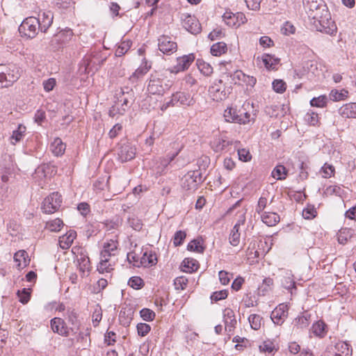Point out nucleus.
<instances>
[{
  "instance_id": "1",
  "label": "nucleus",
  "mask_w": 356,
  "mask_h": 356,
  "mask_svg": "<svg viewBox=\"0 0 356 356\" xmlns=\"http://www.w3.org/2000/svg\"><path fill=\"white\" fill-rule=\"evenodd\" d=\"M172 86V81L160 72L152 73L149 76L147 91L150 95L163 96Z\"/></svg>"
},
{
  "instance_id": "2",
  "label": "nucleus",
  "mask_w": 356,
  "mask_h": 356,
  "mask_svg": "<svg viewBox=\"0 0 356 356\" xmlns=\"http://www.w3.org/2000/svg\"><path fill=\"white\" fill-rule=\"evenodd\" d=\"M313 26L317 31L328 35H333L337 31V26L332 20L328 10H323L321 15L318 13L313 16Z\"/></svg>"
},
{
  "instance_id": "3",
  "label": "nucleus",
  "mask_w": 356,
  "mask_h": 356,
  "mask_svg": "<svg viewBox=\"0 0 356 356\" xmlns=\"http://www.w3.org/2000/svg\"><path fill=\"white\" fill-rule=\"evenodd\" d=\"M73 36L74 33L71 29L66 28L60 30L51 38L49 42V47L54 51L59 50L68 44Z\"/></svg>"
},
{
  "instance_id": "4",
  "label": "nucleus",
  "mask_w": 356,
  "mask_h": 356,
  "mask_svg": "<svg viewBox=\"0 0 356 356\" xmlns=\"http://www.w3.org/2000/svg\"><path fill=\"white\" fill-rule=\"evenodd\" d=\"M20 76L18 67L9 65L0 72V88H7L17 81Z\"/></svg>"
},
{
  "instance_id": "5",
  "label": "nucleus",
  "mask_w": 356,
  "mask_h": 356,
  "mask_svg": "<svg viewBox=\"0 0 356 356\" xmlns=\"http://www.w3.org/2000/svg\"><path fill=\"white\" fill-rule=\"evenodd\" d=\"M38 24L36 17H27L19 26V32L23 37L31 39L34 38L38 33V31H40V26Z\"/></svg>"
},
{
  "instance_id": "6",
  "label": "nucleus",
  "mask_w": 356,
  "mask_h": 356,
  "mask_svg": "<svg viewBox=\"0 0 356 356\" xmlns=\"http://www.w3.org/2000/svg\"><path fill=\"white\" fill-rule=\"evenodd\" d=\"M201 181L202 176L199 171H189L181 179V187L188 193H191L197 188V185Z\"/></svg>"
},
{
  "instance_id": "7",
  "label": "nucleus",
  "mask_w": 356,
  "mask_h": 356,
  "mask_svg": "<svg viewBox=\"0 0 356 356\" xmlns=\"http://www.w3.org/2000/svg\"><path fill=\"white\" fill-rule=\"evenodd\" d=\"M62 203V197L58 192H54L44 198L42 209L45 213H54L58 210Z\"/></svg>"
},
{
  "instance_id": "8",
  "label": "nucleus",
  "mask_w": 356,
  "mask_h": 356,
  "mask_svg": "<svg viewBox=\"0 0 356 356\" xmlns=\"http://www.w3.org/2000/svg\"><path fill=\"white\" fill-rule=\"evenodd\" d=\"M159 49L163 54H172L177 49V42L168 35H161L158 39Z\"/></svg>"
},
{
  "instance_id": "9",
  "label": "nucleus",
  "mask_w": 356,
  "mask_h": 356,
  "mask_svg": "<svg viewBox=\"0 0 356 356\" xmlns=\"http://www.w3.org/2000/svg\"><path fill=\"white\" fill-rule=\"evenodd\" d=\"M209 94L213 101H221L227 97L225 86L221 79H216L209 88Z\"/></svg>"
},
{
  "instance_id": "10",
  "label": "nucleus",
  "mask_w": 356,
  "mask_h": 356,
  "mask_svg": "<svg viewBox=\"0 0 356 356\" xmlns=\"http://www.w3.org/2000/svg\"><path fill=\"white\" fill-rule=\"evenodd\" d=\"M282 286L286 289L291 296L296 294V284L293 275L290 270H282L280 275Z\"/></svg>"
},
{
  "instance_id": "11",
  "label": "nucleus",
  "mask_w": 356,
  "mask_h": 356,
  "mask_svg": "<svg viewBox=\"0 0 356 356\" xmlns=\"http://www.w3.org/2000/svg\"><path fill=\"white\" fill-rule=\"evenodd\" d=\"M117 101L115 103H119L124 105V107H130L131 102L134 99V92L129 87L121 88L115 92Z\"/></svg>"
},
{
  "instance_id": "12",
  "label": "nucleus",
  "mask_w": 356,
  "mask_h": 356,
  "mask_svg": "<svg viewBox=\"0 0 356 356\" xmlns=\"http://www.w3.org/2000/svg\"><path fill=\"white\" fill-rule=\"evenodd\" d=\"M289 307L286 305L280 304L271 313L273 322L278 325H282L288 316Z\"/></svg>"
},
{
  "instance_id": "13",
  "label": "nucleus",
  "mask_w": 356,
  "mask_h": 356,
  "mask_svg": "<svg viewBox=\"0 0 356 356\" xmlns=\"http://www.w3.org/2000/svg\"><path fill=\"white\" fill-rule=\"evenodd\" d=\"M232 144V140L228 139L226 136L222 135L216 136L211 142V148L216 152H220L226 150L227 147Z\"/></svg>"
},
{
  "instance_id": "14",
  "label": "nucleus",
  "mask_w": 356,
  "mask_h": 356,
  "mask_svg": "<svg viewBox=\"0 0 356 356\" xmlns=\"http://www.w3.org/2000/svg\"><path fill=\"white\" fill-rule=\"evenodd\" d=\"M54 15L49 11H42L38 14L36 19L38 21V25L40 26V31L45 33L47 29L51 26L53 22Z\"/></svg>"
},
{
  "instance_id": "15",
  "label": "nucleus",
  "mask_w": 356,
  "mask_h": 356,
  "mask_svg": "<svg viewBox=\"0 0 356 356\" xmlns=\"http://www.w3.org/2000/svg\"><path fill=\"white\" fill-rule=\"evenodd\" d=\"M195 60L193 54H189L183 56L179 57L177 59V64L174 66L172 72H179L187 70Z\"/></svg>"
},
{
  "instance_id": "16",
  "label": "nucleus",
  "mask_w": 356,
  "mask_h": 356,
  "mask_svg": "<svg viewBox=\"0 0 356 356\" xmlns=\"http://www.w3.org/2000/svg\"><path fill=\"white\" fill-rule=\"evenodd\" d=\"M118 154L121 162H127L135 157L136 149L130 144H123L120 147Z\"/></svg>"
},
{
  "instance_id": "17",
  "label": "nucleus",
  "mask_w": 356,
  "mask_h": 356,
  "mask_svg": "<svg viewBox=\"0 0 356 356\" xmlns=\"http://www.w3.org/2000/svg\"><path fill=\"white\" fill-rule=\"evenodd\" d=\"M183 26L191 33L196 35L201 31V25L195 17L186 15L182 22Z\"/></svg>"
},
{
  "instance_id": "18",
  "label": "nucleus",
  "mask_w": 356,
  "mask_h": 356,
  "mask_svg": "<svg viewBox=\"0 0 356 356\" xmlns=\"http://www.w3.org/2000/svg\"><path fill=\"white\" fill-rule=\"evenodd\" d=\"M223 319L225 330L231 332L236 325V319L234 311L230 308H225L223 311Z\"/></svg>"
},
{
  "instance_id": "19",
  "label": "nucleus",
  "mask_w": 356,
  "mask_h": 356,
  "mask_svg": "<svg viewBox=\"0 0 356 356\" xmlns=\"http://www.w3.org/2000/svg\"><path fill=\"white\" fill-rule=\"evenodd\" d=\"M115 261L112 257L100 254V261L97 265V270L99 273H110L113 270Z\"/></svg>"
},
{
  "instance_id": "20",
  "label": "nucleus",
  "mask_w": 356,
  "mask_h": 356,
  "mask_svg": "<svg viewBox=\"0 0 356 356\" xmlns=\"http://www.w3.org/2000/svg\"><path fill=\"white\" fill-rule=\"evenodd\" d=\"M172 95L176 103V106L179 104L189 106L193 105L195 103L193 98L188 93L179 91L173 93Z\"/></svg>"
},
{
  "instance_id": "21",
  "label": "nucleus",
  "mask_w": 356,
  "mask_h": 356,
  "mask_svg": "<svg viewBox=\"0 0 356 356\" xmlns=\"http://www.w3.org/2000/svg\"><path fill=\"white\" fill-rule=\"evenodd\" d=\"M95 65L96 61L91 56H86L80 64L79 71L81 73L90 74L96 70Z\"/></svg>"
},
{
  "instance_id": "22",
  "label": "nucleus",
  "mask_w": 356,
  "mask_h": 356,
  "mask_svg": "<svg viewBox=\"0 0 356 356\" xmlns=\"http://www.w3.org/2000/svg\"><path fill=\"white\" fill-rule=\"evenodd\" d=\"M118 243L116 240H108L104 243L100 254L110 257H115L118 252Z\"/></svg>"
},
{
  "instance_id": "23",
  "label": "nucleus",
  "mask_w": 356,
  "mask_h": 356,
  "mask_svg": "<svg viewBox=\"0 0 356 356\" xmlns=\"http://www.w3.org/2000/svg\"><path fill=\"white\" fill-rule=\"evenodd\" d=\"M339 113L345 118H356V102L343 105L339 109Z\"/></svg>"
},
{
  "instance_id": "24",
  "label": "nucleus",
  "mask_w": 356,
  "mask_h": 356,
  "mask_svg": "<svg viewBox=\"0 0 356 356\" xmlns=\"http://www.w3.org/2000/svg\"><path fill=\"white\" fill-rule=\"evenodd\" d=\"M76 237V232L74 230H70L65 234L59 237L60 247L63 250L70 248Z\"/></svg>"
},
{
  "instance_id": "25",
  "label": "nucleus",
  "mask_w": 356,
  "mask_h": 356,
  "mask_svg": "<svg viewBox=\"0 0 356 356\" xmlns=\"http://www.w3.org/2000/svg\"><path fill=\"white\" fill-rule=\"evenodd\" d=\"M261 60L267 70H277V66L280 65V59L270 54H264L261 56Z\"/></svg>"
},
{
  "instance_id": "26",
  "label": "nucleus",
  "mask_w": 356,
  "mask_h": 356,
  "mask_svg": "<svg viewBox=\"0 0 356 356\" xmlns=\"http://www.w3.org/2000/svg\"><path fill=\"white\" fill-rule=\"evenodd\" d=\"M311 322V314L308 312H303L298 315L293 321L294 327L297 329L307 328Z\"/></svg>"
},
{
  "instance_id": "27",
  "label": "nucleus",
  "mask_w": 356,
  "mask_h": 356,
  "mask_svg": "<svg viewBox=\"0 0 356 356\" xmlns=\"http://www.w3.org/2000/svg\"><path fill=\"white\" fill-rule=\"evenodd\" d=\"M51 327L54 332L60 335L67 336V330L65 326V322L60 318H54L51 320Z\"/></svg>"
},
{
  "instance_id": "28",
  "label": "nucleus",
  "mask_w": 356,
  "mask_h": 356,
  "mask_svg": "<svg viewBox=\"0 0 356 356\" xmlns=\"http://www.w3.org/2000/svg\"><path fill=\"white\" fill-rule=\"evenodd\" d=\"M50 166L48 164H42L39 165L33 175V179L38 182L39 185H42L41 181L47 177L50 170Z\"/></svg>"
},
{
  "instance_id": "29",
  "label": "nucleus",
  "mask_w": 356,
  "mask_h": 356,
  "mask_svg": "<svg viewBox=\"0 0 356 356\" xmlns=\"http://www.w3.org/2000/svg\"><path fill=\"white\" fill-rule=\"evenodd\" d=\"M66 145L63 143L60 138H56L50 145V150L56 156H61L64 154Z\"/></svg>"
},
{
  "instance_id": "30",
  "label": "nucleus",
  "mask_w": 356,
  "mask_h": 356,
  "mask_svg": "<svg viewBox=\"0 0 356 356\" xmlns=\"http://www.w3.org/2000/svg\"><path fill=\"white\" fill-rule=\"evenodd\" d=\"M262 222L269 227L275 226L280 221V216L274 212L261 213Z\"/></svg>"
},
{
  "instance_id": "31",
  "label": "nucleus",
  "mask_w": 356,
  "mask_h": 356,
  "mask_svg": "<svg viewBox=\"0 0 356 356\" xmlns=\"http://www.w3.org/2000/svg\"><path fill=\"white\" fill-rule=\"evenodd\" d=\"M26 131V127L22 124H18L17 129L13 130L11 136L10 137V142L12 145L20 142Z\"/></svg>"
},
{
  "instance_id": "32",
  "label": "nucleus",
  "mask_w": 356,
  "mask_h": 356,
  "mask_svg": "<svg viewBox=\"0 0 356 356\" xmlns=\"http://www.w3.org/2000/svg\"><path fill=\"white\" fill-rule=\"evenodd\" d=\"M14 260L19 268H23L29 265L30 260L25 250H19L14 255Z\"/></svg>"
},
{
  "instance_id": "33",
  "label": "nucleus",
  "mask_w": 356,
  "mask_h": 356,
  "mask_svg": "<svg viewBox=\"0 0 356 356\" xmlns=\"http://www.w3.org/2000/svg\"><path fill=\"white\" fill-rule=\"evenodd\" d=\"M156 262L157 257L156 254L152 251L144 252L143 256L140 257V264L144 266H153L155 265Z\"/></svg>"
},
{
  "instance_id": "34",
  "label": "nucleus",
  "mask_w": 356,
  "mask_h": 356,
  "mask_svg": "<svg viewBox=\"0 0 356 356\" xmlns=\"http://www.w3.org/2000/svg\"><path fill=\"white\" fill-rule=\"evenodd\" d=\"M199 264L197 260L192 258H186L181 265V268L184 272L193 273L197 270Z\"/></svg>"
},
{
  "instance_id": "35",
  "label": "nucleus",
  "mask_w": 356,
  "mask_h": 356,
  "mask_svg": "<svg viewBox=\"0 0 356 356\" xmlns=\"http://www.w3.org/2000/svg\"><path fill=\"white\" fill-rule=\"evenodd\" d=\"M239 111L233 107H227L225 111L223 116L225 120L228 122L238 123Z\"/></svg>"
},
{
  "instance_id": "36",
  "label": "nucleus",
  "mask_w": 356,
  "mask_h": 356,
  "mask_svg": "<svg viewBox=\"0 0 356 356\" xmlns=\"http://www.w3.org/2000/svg\"><path fill=\"white\" fill-rule=\"evenodd\" d=\"M312 332L316 337H323L325 334V324L323 321H317L312 325Z\"/></svg>"
},
{
  "instance_id": "37",
  "label": "nucleus",
  "mask_w": 356,
  "mask_h": 356,
  "mask_svg": "<svg viewBox=\"0 0 356 356\" xmlns=\"http://www.w3.org/2000/svg\"><path fill=\"white\" fill-rule=\"evenodd\" d=\"M332 348L341 356H350L352 354L349 345L345 342H339Z\"/></svg>"
},
{
  "instance_id": "38",
  "label": "nucleus",
  "mask_w": 356,
  "mask_h": 356,
  "mask_svg": "<svg viewBox=\"0 0 356 356\" xmlns=\"http://www.w3.org/2000/svg\"><path fill=\"white\" fill-rule=\"evenodd\" d=\"M227 50V44L223 42H218L213 44L211 47V53L213 56H220Z\"/></svg>"
},
{
  "instance_id": "39",
  "label": "nucleus",
  "mask_w": 356,
  "mask_h": 356,
  "mask_svg": "<svg viewBox=\"0 0 356 356\" xmlns=\"http://www.w3.org/2000/svg\"><path fill=\"white\" fill-rule=\"evenodd\" d=\"M271 175L277 180H284L287 176V170L284 165H278L273 169Z\"/></svg>"
},
{
  "instance_id": "40",
  "label": "nucleus",
  "mask_w": 356,
  "mask_h": 356,
  "mask_svg": "<svg viewBox=\"0 0 356 356\" xmlns=\"http://www.w3.org/2000/svg\"><path fill=\"white\" fill-rule=\"evenodd\" d=\"M129 107H124L119 103H115V104L110 108L108 114L109 116L114 118L116 115H124L128 110Z\"/></svg>"
},
{
  "instance_id": "41",
  "label": "nucleus",
  "mask_w": 356,
  "mask_h": 356,
  "mask_svg": "<svg viewBox=\"0 0 356 356\" xmlns=\"http://www.w3.org/2000/svg\"><path fill=\"white\" fill-rule=\"evenodd\" d=\"M63 226V222L60 218L49 220L46 223V228L51 232H59Z\"/></svg>"
},
{
  "instance_id": "42",
  "label": "nucleus",
  "mask_w": 356,
  "mask_h": 356,
  "mask_svg": "<svg viewBox=\"0 0 356 356\" xmlns=\"http://www.w3.org/2000/svg\"><path fill=\"white\" fill-rule=\"evenodd\" d=\"M197 65L200 72L205 76H209L213 73L211 65L203 60H197Z\"/></svg>"
},
{
  "instance_id": "43",
  "label": "nucleus",
  "mask_w": 356,
  "mask_h": 356,
  "mask_svg": "<svg viewBox=\"0 0 356 356\" xmlns=\"http://www.w3.org/2000/svg\"><path fill=\"white\" fill-rule=\"evenodd\" d=\"M127 222L129 226L136 231H140L143 227L142 220L134 214H131L128 217Z\"/></svg>"
},
{
  "instance_id": "44",
  "label": "nucleus",
  "mask_w": 356,
  "mask_h": 356,
  "mask_svg": "<svg viewBox=\"0 0 356 356\" xmlns=\"http://www.w3.org/2000/svg\"><path fill=\"white\" fill-rule=\"evenodd\" d=\"M348 94V90L343 89L340 91L337 90H332L330 93V98L332 101L337 102L345 99Z\"/></svg>"
},
{
  "instance_id": "45",
  "label": "nucleus",
  "mask_w": 356,
  "mask_h": 356,
  "mask_svg": "<svg viewBox=\"0 0 356 356\" xmlns=\"http://www.w3.org/2000/svg\"><path fill=\"white\" fill-rule=\"evenodd\" d=\"M150 67H151V66L147 64V61H144L140 65V66H139L136 70V71L133 73L131 76L133 78L138 79V78L143 76V75H145V74H147V72L149 71Z\"/></svg>"
},
{
  "instance_id": "46",
  "label": "nucleus",
  "mask_w": 356,
  "mask_h": 356,
  "mask_svg": "<svg viewBox=\"0 0 356 356\" xmlns=\"http://www.w3.org/2000/svg\"><path fill=\"white\" fill-rule=\"evenodd\" d=\"M222 19L225 23L230 27H236V13L230 11H226L222 15Z\"/></svg>"
},
{
  "instance_id": "47",
  "label": "nucleus",
  "mask_w": 356,
  "mask_h": 356,
  "mask_svg": "<svg viewBox=\"0 0 356 356\" xmlns=\"http://www.w3.org/2000/svg\"><path fill=\"white\" fill-rule=\"evenodd\" d=\"M251 327L258 330L261 327L262 317L258 314H251L248 318Z\"/></svg>"
},
{
  "instance_id": "48",
  "label": "nucleus",
  "mask_w": 356,
  "mask_h": 356,
  "mask_svg": "<svg viewBox=\"0 0 356 356\" xmlns=\"http://www.w3.org/2000/svg\"><path fill=\"white\" fill-rule=\"evenodd\" d=\"M187 248L188 250L194 251L197 253H202L204 250V248L202 246L201 241L197 239L191 241L188 244Z\"/></svg>"
},
{
  "instance_id": "49",
  "label": "nucleus",
  "mask_w": 356,
  "mask_h": 356,
  "mask_svg": "<svg viewBox=\"0 0 356 356\" xmlns=\"http://www.w3.org/2000/svg\"><path fill=\"white\" fill-rule=\"evenodd\" d=\"M272 86L274 91L280 94L284 92L286 89V84L282 79L274 80Z\"/></svg>"
},
{
  "instance_id": "50",
  "label": "nucleus",
  "mask_w": 356,
  "mask_h": 356,
  "mask_svg": "<svg viewBox=\"0 0 356 356\" xmlns=\"http://www.w3.org/2000/svg\"><path fill=\"white\" fill-rule=\"evenodd\" d=\"M17 294L19 298V301L24 305L26 304L30 300L31 292L29 289L24 288L22 290H19Z\"/></svg>"
},
{
  "instance_id": "51",
  "label": "nucleus",
  "mask_w": 356,
  "mask_h": 356,
  "mask_svg": "<svg viewBox=\"0 0 356 356\" xmlns=\"http://www.w3.org/2000/svg\"><path fill=\"white\" fill-rule=\"evenodd\" d=\"M327 102V97L325 95H321L318 97H314L310 101L312 106H316L318 108H323L326 106Z\"/></svg>"
},
{
  "instance_id": "52",
  "label": "nucleus",
  "mask_w": 356,
  "mask_h": 356,
  "mask_svg": "<svg viewBox=\"0 0 356 356\" xmlns=\"http://www.w3.org/2000/svg\"><path fill=\"white\" fill-rule=\"evenodd\" d=\"M90 259H85L80 261L79 264V269L81 273V276L83 277L87 276L90 270Z\"/></svg>"
},
{
  "instance_id": "53",
  "label": "nucleus",
  "mask_w": 356,
  "mask_h": 356,
  "mask_svg": "<svg viewBox=\"0 0 356 356\" xmlns=\"http://www.w3.org/2000/svg\"><path fill=\"white\" fill-rule=\"evenodd\" d=\"M305 120L310 125L316 126L318 124L319 121V117L318 113L309 111L305 115Z\"/></svg>"
},
{
  "instance_id": "54",
  "label": "nucleus",
  "mask_w": 356,
  "mask_h": 356,
  "mask_svg": "<svg viewBox=\"0 0 356 356\" xmlns=\"http://www.w3.org/2000/svg\"><path fill=\"white\" fill-rule=\"evenodd\" d=\"M140 317L146 321H152L155 318V313L150 309L143 308L140 311Z\"/></svg>"
},
{
  "instance_id": "55",
  "label": "nucleus",
  "mask_w": 356,
  "mask_h": 356,
  "mask_svg": "<svg viewBox=\"0 0 356 356\" xmlns=\"http://www.w3.org/2000/svg\"><path fill=\"white\" fill-rule=\"evenodd\" d=\"M188 282V280L186 277H178L174 280L175 288L177 290H184L186 287Z\"/></svg>"
},
{
  "instance_id": "56",
  "label": "nucleus",
  "mask_w": 356,
  "mask_h": 356,
  "mask_svg": "<svg viewBox=\"0 0 356 356\" xmlns=\"http://www.w3.org/2000/svg\"><path fill=\"white\" fill-rule=\"evenodd\" d=\"M130 41H123L116 49L115 50V56H122L124 55L130 48L131 47Z\"/></svg>"
},
{
  "instance_id": "57",
  "label": "nucleus",
  "mask_w": 356,
  "mask_h": 356,
  "mask_svg": "<svg viewBox=\"0 0 356 356\" xmlns=\"http://www.w3.org/2000/svg\"><path fill=\"white\" fill-rule=\"evenodd\" d=\"M259 350L264 353H271L275 350L274 342L271 340L264 341L260 346Z\"/></svg>"
},
{
  "instance_id": "58",
  "label": "nucleus",
  "mask_w": 356,
  "mask_h": 356,
  "mask_svg": "<svg viewBox=\"0 0 356 356\" xmlns=\"http://www.w3.org/2000/svg\"><path fill=\"white\" fill-rule=\"evenodd\" d=\"M128 284L134 289H140L143 286L144 282L140 277L134 276L129 279Z\"/></svg>"
},
{
  "instance_id": "59",
  "label": "nucleus",
  "mask_w": 356,
  "mask_h": 356,
  "mask_svg": "<svg viewBox=\"0 0 356 356\" xmlns=\"http://www.w3.org/2000/svg\"><path fill=\"white\" fill-rule=\"evenodd\" d=\"M170 147L172 149V151L168 153L170 154H175V156L176 157L183 149L184 145L178 140H174L170 143Z\"/></svg>"
},
{
  "instance_id": "60",
  "label": "nucleus",
  "mask_w": 356,
  "mask_h": 356,
  "mask_svg": "<svg viewBox=\"0 0 356 356\" xmlns=\"http://www.w3.org/2000/svg\"><path fill=\"white\" fill-rule=\"evenodd\" d=\"M267 204L268 198L265 196V194L264 193L258 200V203L255 209L256 212L258 213L259 214L263 213L264 209L267 206Z\"/></svg>"
},
{
  "instance_id": "61",
  "label": "nucleus",
  "mask_w": 356,
  "mask_h": 356,
  "mask_svg": "<svg viewBox=\"0 0 356 356\" xmlns=\"http://www.w3.org/2000/svg\"><path fill=\"white\" fill-rule=\"evenodd\" d=\"M186 236V234L185 233V232L181 230L176 232L173 238V243L175 246L181 245L183 243Z\"/></svg>"
},
{
  "instance_id": "62",
  "label": "nucleus",
  "mask_w": 356,
  "mask_h": 356,
  "mask_svg": "<svg viewBox=\"0 0 356 356\" xmlns=\"http://www.w3.org/2000/svg\"><path fill=\"white\" fill-rule=\"evenodd\" d=\"M316 211L313 206H307L302 211V217L305 219H312L316 216Z\"/></svg>"
},
{
  "instance_id": "63",
  "label": "nucleus",
  "mask_w": 356,
  "mask_h": 356,
  "mask_svg": "<svg viewBox=\"0 0 356 356\" xmlns=\"http://www.w3.org/2000/svg\"><path fill=\"white\" fill-rule=\"evenodd\" d=\"M228 292L227 290H221L215 291L211 295V301H219L225 299L227 297Z\"/></svg>"
},
{
  "instance_id": "64",
  "label": "nucleus",
  "mask_w": 356,
  "mask_h": 356,
  "mask_svg": "<svg viewBox=\"0 0 356 356\" xmlns=\"http://www.w3.org/2000/svg\"><path fill=\"white\" fill-rule=\"evenodd\" d=\"M244 77L245 73H243L241 70H236L230 75L232 81L234 84H242V81Z\"/></svg>"
}]
</instances>
